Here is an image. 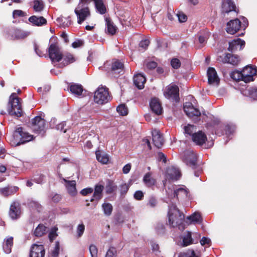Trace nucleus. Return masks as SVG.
Returning <instances> with one entry per match:
<instances>
[{
  "label": "nucleus",
  "instance_id": "obj_47",
  "mask_svg": "<svg viewBox=\"0 0 257 257\" xmlns=\"http://www.w3.org/2000/svg\"><path fill=\"white\" fill-rule=\"evenodd\" d=\"M178 257H199L193 250H188L186 251L181 252Z\"/></svg>",
  "mask_w": 257,
  "mask_h": 257
},
{
  "label": "nucleus",
  "instance_id": "obj_45",
  "mask_svg": "<svg viewBox=\"0 0 257 257\" xmlns=\"http://www.w3.org/2000/svg\"><path fill=\"white\" fill-rule=\"evenodd\" d=\"M34 10L36 12H41L44 8V4L41 0H34Z\"/></svg>",
  "mask_w": 257,
  "mask_h": 257
},
{
  "label": "nucleus",
  "instance_id": "obj_56",
  "mask_svg": "<svg viewBox=\"0 0 257 257\" xmlns=\"http://www.w3.org/2000/svg\"><path fill=\"white\" fill-rule=\"evenodd\" d=\"M25 16L26 14L22 10H14L13 13V17L14 19H16L18 17H23Z\"/></svg>",
  "mask_w": 257,
  "mask_h": 257
},
{
  "label": "nucleus",
  "instance_id": "obj_14",
  "mask_svg": "<svg viewBox=\"0 0 257 257\" xmlns=\"http://www.w3.org/2000/svg\"><path fill=\"white\" fill-rule=\"evenodd\" d=\"M184 110L186 115L190 118L198 117L201 115V112L195 108L190 102H186L184 104Z\"/></svg>",
  "mask_w": 257,
  "mask_h": 257
},
{
  "label": "nucleus",
  "instance_id": "obj_49",
  "mask_svg": "<svg viewBox=\"0 0 257 257\" xmlns=\"http://www.w3.org/2000/svg\"><path fill=\"white\" fill-rule=\"evenodd\" d=\"M196 131V127L194 125L188 124L184 127V131L186 134L192 136L194 134L193 132Z\"/></svg>",
  "mask_w": 257,
  "mask_h": 257
},
{
  "label": "nucleus",
  "instance_id": "obj_24",
  "mask_svg": "<svg viewBox=\"0 0 257 257\" xmlns=\"http://www.w3.org/2000/svg\"><path fill=\"white\" fill-rule=\"evenodd\" d=\"M150 106L152 111L155 114L160 115L162 113L163 108L158 99L152 98L150 102Z\"/></svg>",
  "mask_w": 257,
  "mask_h": 257
},
{
  "label": "nucleus",
  "instance_id": "obj_16",
  "mask_svg": "<svg viewBox=\"0 0 257 257\" xmlns=\"http://www.w3.org/2000/svg\"><path fill=\"white\" fill-rule=\"evenodd\" d=\"M208 82L209 84L218 85L220 79L217 75V72L214 68L209 67L207 70Z\"/></svg>",
  "mask_w": 257,
  "mask_h": 257
},
{
  "label": "nucleus",
  "instance_id": "obj_43",
  "mask_svg": "<svg viewBox=\"0 0 257 257\" xmlns=\"http://www.w3.org/2000/svg\"><path fill=\"white\" fill-rule=\"evenodd\" d=\"M106 193L111 194L115 191L117 189V186L111 180H107L105 187Z\"/></svg>",
  "mask_w": 257,
  "mask_h": 257
},
{
  "label": "nucleus",
  "instance_id": "obj_20",
  "mask_svg": "<svg viewBox=\"0 0 257 257\" xmlns=\"http://www.w3.org/2000/svg\"><path fill=\"white\" fill-rule=\"evenodd\" d=\"M154 145L158 148H161L164 143V139L158 130H154L152 132Z\"/></svg>",
  "mask_w": 257,
  "mask_h": 257
},
{
  "label": "nucleus",
  "instance_id": "obj_3",
  "mask_svg": "<svg viewBox=\"0 0 257 257\" xmlns=\"http://www.w3.org/2000/svg\"><path fill=\"white\" fill-rule=\"evenodd\" d=\"M167 194L169 198L174 199L176 198L177 200L184 199L187 198L188 192L184 186H173L169 187L166 190Z\"/></svg>",
  "mask_w": 257,
  "mask_h": 257
},
{
  "label": "nucleus",
  "instance_id": "obj_64",
  "mask_svg": "<svg viewBox=\"0 0 257 257\" xmlns=\"http://www.w3.org/2000/svg\"><path fill=\"white\" fill-rule=\"evenodd\" d=\"M129 186L126 184L120 186V193L121 195H125L127 192Z\"/></svg>",
  "mask_w": 257,
  "mask_h": 257
},
{
  "label": "nucleus",
  "instance_id": "obj_55",
  "mask_svg": "<svg viewBox=\"0 0 257 257\" xmlns=\"http://www.w3.org/2000/svg\"><path fill=\"white\" fill-rule=\"evenodd\" d=\"M157 203V199L154 196H151L149 199L147 205L150 207L154 208L156 206Z\"/></svg>",
  "mask_w": 257,
  "mask_h": 257
},
{
  "label": "nucleus",
  "instance_id": "obj_13",
  "mask_svg": "<svg viewBox=\"0 0 257 257\" xmlns=\"http://www.w3.org/2000/svg\"><path fill=\"white\" fill-rule=\"evenodd\" d=\"M192 235L194 237L200 238V235L197 233H192L191 232L187 231V232L184 233V234L182 236V241L181 242V245L182 246H187L190 244H192L194 243L197 242V240L196 242L192 238Z\"/></svg>",
  "mask_w": 257,
  "mask_h": 257
},
{
  "label": "nucleus",
  "instance_id": "obj_2",
  "mask_svg": "<svg viewBox=\"0 0 257 257\" xmlns=\"http://www.w3.org/2000/svg\"><path fill=\"white\" fill-rule=\"evenodd\" d=\"M8 111L10 115L18 117L23 115L20 99L16 93H13L9 97Z\"/></svg>",
  "mask_w": 257,
  "mask_h": 257
},
{
  "label": "nucleus",
  "instance_id": "obj_39",
  "mask_svg": "<svg viewBox=\"0 0 257 257\" xmlns=\"http://www.w3.org/2000/svg\"><path fill=\"white\" fill-rule=\"evenodd\" d=\"M143 181L145 185L148 187H151L154 185L156 183V180L151 176L150 173H147L144 176Z\"/></svg>",
  "mask_w": 257,
  "mask_h": 257
},
{
  "label": "nucleus",
  "instance_id": "obj_6",
  "mask_svg": "<svg viewBox=\"0 0 257 257\" xmlns=\"http://www.w3.org/2000/svg\"><path fill=\"white\" fill-rule=\"evenodd\" d=\"M77 18V23L81 24L85 20L90 18L91 14L89 8L86 6H83L81 4H78L74 10Z\"/></svg>",
  "mask_w": 257,
  "mask_h": 257
},
{
  "label": "nucleus",
  "instance_id": "obj_21",
  "mask_svg": "<svg viewBox=\"0 0 257 257\" xmlns=\"http://www.w3.org/2000/svg\"><path fill=\"white\" fill-rule=\"evenodd\" d=\"M63 181L65 183V186L68 193L72 196H75L77 193L76 181L67 180L65 178H63Z\"/></svg>",
  "mask_w": 257,
  "mask_h": 257
},
{
  "label": "nucleus",
  "instance_id": "obj_25",
  "mask_svg": "<svg viewBox=\"0 0 257 257\" xmlns=\"http://www.w3.org/2000/svg\"><path fill=\"white\" fill-rule=\"evenodd\" d=\"M104 189V186L100 184H96L94 187V193L92 197L90 199L91 202L94 200L98 201L100 200L103 196L102 192Z\"/></svg>",
  "mask_w": 257,
  "mask_h": 257
},
{
  "label": "nucleus",
  "instance_id": "obj_22",
  "mask_svg": "<svg viewBox=\"0 0 257 257\" xmlns=\"http://www.w3.org/2000/svg\"><path fill=\"white\" fill-rule=\"evenodd\" d=\"M220 61L223 63H228L233 65H237L239 62V57L237 56L227 53L223 57H220Z\"/></svg>",
  "mask_w": 257,
  "mask_h": 257
},
{
  "label": "nucleus",
  "instance_id": "obj_12",
  "mask_svg": "<svg viewBox=\"0 0 257 257\" xmlns=\"http://www.w3.org/2000/svg\"><path fill=\"white\" fill-rule=\"evenodd\" d=\"M45 127V121L40 116H37L32 120V127L33 131L38 134L44 132Z\"/></svg>",
  "mask_w": 257,
  "mask_h": 257
},
{
  "label": "nucleus",
  "instance_id": "obj_50",
  "mask_svg": "<svg viewBox=\"0 0 257 257\" xmlns=\"http://www.w3.org/2000/svg\"><path fill=\"white\" fill-rule=\"evenodd\" d=\"M116 110L118 113L121 115H125L128 113L127 108L124 104L119 105L117 106Z\"/></svg>",
  "mask_w": 257,
  "mask_h": 257
},
{
  "label": "nucleus",
  "instance_id": "obj_51",
  "mask_svg": "<svg viewBox=\"0 0 257 257\" xmlns=\"http://www.w3.org/2000/svg\"><path fill=\"white\" fill-rule=\"evenodd\" d=\"M58 230L57 227H54L51 228L49 233V238L51 241H52L57 236V231Z\"/></svg>",
  "mask_w": 257,
  "mask_h": 257
},
{
  "label": "nucleus",
  "instance_id": "obj_10",
  "mask_svg": "<svg viewBox=\"0 0 257 257\" xmlns=\"http://www.w3.org/2000/svg\"><path fill=\"white\" fill-rule=\"evenodd\" d=\"M179 88L175 85H169L164 92L166 98L178 102L179 100Z\"/></svg>",
  "mask_w": 257,
  "mask_h": 257
},
{
  "label": "nucleus",
  "instance_id": "obj_7",
  "mask_svg": "<svg viewBox=\"0 0 257 257\" xmlns=\"http://www.w3.org/2000/svg\"><path fill=\"white\" fill-rule=\"evenodd\" d=\"M14 137L17 141L19 140V141L17 143V146L28 142L33 139L32 136L24 131L22 127H18L16 128L14 134Z\"/></svg>",
  "mask_w": 257,
  "mask_h": 257
},
{
  "label": "nucleus",
  "instance_id": "obj_38",
  "mask_svg": "<svg viewBox=\"0 0 257 257\" xmlns=\"http://www.w3.org/2000/svg\"><path fill=\"white\" fill-rule=\"evenodd\" d=\"M105 22L107 26V32L110 35H114L116 31V26L113 25L109 18H105Z\"/></svg>",
  "mask_w": 257,
  "mask_h": 257
},
{
  "label": "nucleus",
  "instance_id": "obj_52",
  "mask_svg": "<svg viewBox=\"0 0 257 257\" xmlns=\"http://www.w3.org/2000/svg\"><path fill=\"white\" fill-rule=\"evenodd\" d=\"M116 253V248L113 247H110L107 251L105 257H115Z\"/></svg>",
  "mask_w": 257,
  "mask_h": 257
},
{
  "label": "nucleus",
  "instance_id": "obj_46",
  "mask_svg": "<svg viewBox=\"0 0 257 257\" xmlns=\"http://www.w3.org/2000/svg\"><path fill=\"white\" fill-rule=\"evenodd\" d=\"M242 71H235L230 74V77L234 80L236 81H243V78Z\"/></svg>",
  "mask_w": 257,
  "mask_h": 257
},
{
  "label": "nucleus",
  "instance_id": "obj_28",
  "mask_svg": "<svg viewBox=\"0 0 257 257\" xmlns=\"http://www.w3.org/2000/svg\"><path fill=\"white\" fill-rule=\"evenodd\" d=\"M30 34V32L23 31L20 29L15 30L13 34L10 39H23L29 36Z\"/></svg>",
  "mask_w": 257,
  "mask_h": 257
},
{
  "label": "nucleus",
  "instance_id": "obj_54",
  "mask_svg": "<svg viewBox=\"0 0 257 257\" xmlns=\"http://www.w3.org/2000/svg\"><path fill=\"white\" fill-rule=\"evenodd\" d=\"M89 251L91 257H97V248L96 245L91 244L89 246Z\"/></svg>",
  "mask_w": 257,
  "mask_h": 257
},
{
  "label": "nucleus",
  "instance_id": "obj_41",
  "mask_svg": "<svg viewBox=\"0 0 257 257\" xmlns=\"http://www.w3.org/2000/svg\"><path fill=\"white\" fill-rule=\"evenodd\" d=\"M187 219L189 220L190 223H200L202 221V218L199 212H194L192 215L187 217Z\"/></svg>",
  "mask_w": 257,
  "mask_h": 257
},
{
  "label": "nucleus",
  "instance_id": "obj_4",
  "mask_svg": "<svg viewBox=\"0 0 257 257\" xmlns=\"http://www.w3.org/2000/svg\"><path fill=\"white\" fill-rule=\"evenodd\" d=\"M241 22L237 19L231 20L227 23L226 31L227 33L233 35L236 33L240 28L245 29L248 25L247 20L244 17L241 18Z\"/></svg>",
  "mask_w": 257,
  "mask_h": 257
},
{
  "label": "nucleus",
  "instance_id": "obj_8",
  "mask_svg": "<svg viewBox=\"0 0 257 257\" xmlns=\"http://www.w3.org/2000/svg\"><path fill=\"white\" fill-rule=\"evenodd\" d=\"M49 58L53 63L59 62L63 58L62 53L56 43L51 44L48 49Z\"/></svg>",
  "mask_w": 257,
  "mask_h": 257
},
{
  "label": "nucleus",
  "instance_id": "obj_27",
  "mask_svg": "<svg viewBox=\"0 0 257 257\" xmlns=\"http://www.w3.org/2000/svg\"><path fill=\"white\" fill-rule=\"evenodd\" d=\"M146 78L142 74H138L134 77V83L140 89L144 87Z\"/></svg>",
  "mask_w": 257,
  "mask_h": 257
},
{
  "label": "nucleus",
  "instance_id": "obj_23",
  "mask_svg": "<svg viewBox=\"0 0 257 257\" xmlns=\"http://www.w3.org/2000/svg\"><path fill=\"white\" fill-rule=\"evenodd\" d=\"M221 11L227 14L235 11V5L232 0H222Z\"/></svg>",
  "mask_w": 257,
  "mask_h": 257
},
{
  "label": "nucleus",
  "instance_id": "obj_15",
  "mask_svg": "<svg viewBox=\"0 0 257 257\" xmlns=\"http://www.w3.org/2000/svg\"><path fill=\"white\" fill-rule=\"evenodd\" d=\"M45 250L43 245L34 244L31 248L30 257H44Z\"/></svg>",
  "mask_w": 257,
  "mask_h": 257
},
{
  "label": "nucleus",
  "instance_id": "obj_29",
  "mask_svg": "<svg viewBox=\"0 0 257 257\" xmlns=\"http://www.w3.org/2000/svg\"><path fill=\"white\" fill-rule=\"evenodd\" d=\"M29 21L33 25L36 26H41L47 23V20L43 17H37L32 16L29 18Z\"/></svg>",
  "mask_w": 257,
  "mask_h": 257
},
{
  "label": "nucleus",
  "instance_id": "obj_42",
  "mask_svg": "<svg viewBox=\"0 0 257 257\" xmlns=\"http://www.w3.org/2000/svg\"><path fill=\"white\" fill-rule=\"evenodd\" d=\"M95 8L98 12L100 14H104L106 12V8L103 4L102 0H93Z\"/></svg>",
  "mask_w": 257,
  "mask_h": 257
},
{
  "label": "nucleus",
  "instance_id": "obj_35",
  "mask_svg": "<svg viewBox=\"0 0 257 257\" xmlns=\"http://www.w3.org/2000/svg\"><path fill=\"white\" fill-rule=\"evenodd\" d=\"M69 89L72 93L78 96H81L83 91L82 86L80 84H72Z\"/></svg>",
  "mask_w": 257,
  "mask_h": 257
},
{
  "label": "nucleus",
  "instance_id": "obj_36",
  "mask_svg": "<svg viewBox=\"0 0 257 257\" xmlns=\"http://www.w3.org/2000/svg\"><path fill=\"white\" fill-rule=\"evenodd\" d=\"M96 157L98 162L106 164L109 161V156L107 154L102 153L100 151L95 152Z\"/></svg>",
  "mask_w": 257,
  "mask_h": 257
},
{
  "label": "nucleus",
  "instance_id": "obj_33",
  "mask_svg": "<svg viewBox=\"0 0 257 257\" xmlns=\"http://www.w3.org/2000/svg\"><path fill=\"white\" fill-rule=\"evenodd\" d=\"M123 65L118 60L113 61L111 65V72L114 73H120L123 70Z\"/></svg>",
  "mask_w": 257,
  "mask_h": 257
},
{
  "label": "nucleus",
  "instance_id": "obj_44",
  "mask_svg": "<svg viewBox=\"0 0 257 257\" xmlns=\"http://www.w3.org/2000/svg\"><path fill=\"white\" fill-rule=\"evenodd\" d=\"M102 208L105 215L109 216L112 213L113 207L109 203H104L102 205Z\"/></svg>",
  "mask_w": 257,
  "mask_h": 257
},
{
  "label": "nucleus",
  "instance_id": "obj_59",
  "mask_svg": "<svg viewBox=\"0 0 257 257\" xmlns=\"http://www.w3.org/2000/svg\"><path fill=\"white\" fill-rule=\"evenodd\" d=\"M224 128L225 130V134L228 136L234 132L235 127L234 125H227L225 126Z\"/></svg>",
  "mask_w": 257,
  "mask_h": 257
},
{
  "label": "nucleus",
  "instance_id": "obj_60",
  "mask_svg": "<svg viewBox=\"0 0 257 257\" xmlns=\"http://www.w3.org/2000/svg\"><path fill=\"white\" fill-rule=\"evenodd\" d=\"M200 243L202 245H206V246H209L211 244V240L210 238L206 237H203L200 241Z\"/></svg>",
  "mask_w": 257,
  "mask_h": 257
},
{
  "label": "nucleus",
  "instance_id": "obj_11",
  "mask_svg": "<svg viewBox=\"0 0 257 257\" xmlns=\"http://www.w3.org/2000/svg\"><path fill=\"white\" fill-rule=\"evenodd\" d=\"M241 71L244 77L243 81L247 83L253 81V76L257 73V69L248 65L245 66Z\"/></svg>",
  "mask_w": 257,
  "mask_h": 257
},
{
  "label": "nucleus",
  "instance_id": "obj_40",
  "mask_svg": "<svg viewBox=\"0 0 257 257\" xmlns=\"http://www.w3.org/2000/svg\"><path fill=\"white\" fill-rule=\"evenodd\" d=\"M47 228L42 224H40L34 230V234L36 236H42L47 232Z\"/></svg>",
  "mask_w": 257,
  "mask_h": 257
},
{
  "label": "nucleus",
  "instance_id": "obj_58",
  "mask_svg": "<svg viewBox=\"0 0 257 257\" xmlns=\"http://www.w3.org/2000/svg\"><path fill=\"white\" fill-rule=\"evenodd\" d=\"M176 16L178 17V20L180 23H183L187 21V16L183 13L179 12Z\"/></svg>",
  "mask_w": 257,
  "mask_h": 257
},
{
  "label": "nucleus",
  "instance_id": "obj_30",
  "mask_svg": "<svg viewBox=\"0 0 257 257\" xmlns=\"http://www.w3.org/2000/svg\"><path fill=\"white\" fill-rule=\"evenodd\" d=\"M13 245V237L8 236L6 237L3 243V249L5 253L9 254L12 251V247Z\"/></svg>",
  "mask_w": 257,
  "mask_h": 257
},
{
  "label": "nucleus",
  "instance_id": "obj_9",
  "mask_svg": "<svg viewBox=\"0 0 257 257\" xmlns=\"http://www.w3.org/2000/svg\"><path fill=\"white\" fill-rule=\"evenodd\" d=\"M181 158L183 161L187 165L192 167L193 169L195 168L196 165L197 156L196 154L192 150H186L181 154Z\"/></svg>",
  "mask_w": 257,
  "mask_h": 257
},
{
  "label": "nucleus",
  "instance_id": "obj_53",
  "mask_svg": "<svg viewBox=\"0 0 257 257\" xmlns=\"http://www.w3.org/2000/svg\"><path fill=\"white\" fill-rule=\"evenodd\" d=\"M85 230V225L83 223H81L78 225L77 227V235L78 237H81L84 231Z\"/></svg>",
  "mask_w": 257,
  "mask_h": 257
},
{
  "label": "nucleus",
  "instance_id": "obj_31",
  "mask_svg": "<svg viewBox=\"0 0 257 257\" xmlns=\"http://www.w3.org/2000/svg\"><path fill=\"white\" fill-rule=\"evenodd\" d=\"M18 189V187L16 186L7 187L0 188V193L4 196H8L16 193Z\"/></svg>",
  "mask_w": 257,
  "mask_h": 257
},
{
  "label": "nucleus",
  "instance_id": "obj_5",
  "mask_svg": "<svg viewBox=\"0 0 257 257\" xmlns=\"http://www.w3.org/2000/svg\"><path fill=\"white\" fill-rule=\"evenodd\" d=\"M110 99L108 89L105 87H98L94 94V101L98 104H103Z\"/></svg>",
  "mask_w": 257,
  "mask_h": 257
},
{
  "label": "nucleus",
  "instance_id": "obj_19",
  "mask_svg": "<svg viewBox=\"0 0 257 257\" xmlns=\"http://www.w3.org/2000/svg\"><path fill=\"white\" fill-rule=\"evenodd\" d=\"M192 139L197 145L202 146L207 141V137L203 132L198 131L192 135Z\"/></svg>",
  "mask_w": 257,
  "mask_h": 257
},
{
  "label": "nucleus",
  "instance_id": "obj_57",
  "mask_svg": "<svg viewBox=\"0 0 257 257\" xmlns=\"http://www.w3.org/2000/svg\"><path fill=\"white\" fill-rule=\"evenodd\" d=\"M171 64L173 68L178 69L181 66V62L179 59L173 58L171 61Z\"/></svg>",
  "mask_w": 257,
  "mask_h": 257
},
{
  "label": "nucleus",
  "instance_id": "obj_1",
  "mask_svg": "<svg viewBox=\"0 0 257 257\" xmlns=\"http://www.w3.org/2000/svg\"><path fill=\"white\" fill-rule=\"evenodd\" d=\"M168 217L169 224L173 227H178L179 229L184 228L183 221L184 215L172 203L169 205Z\"/></svg>",
  "mask_w": 257,
  "mask_h": 257
},
{
  "label": "nucleus",
  "instance_id": "obj_18",
  "mask_svg": "<svg viewBox=\"0 0 257 257\" xmlns=\"http://www.w3.org/2000/svg\"><path fill=\"white\" fill-rule=\"evenodd\" d=\"M166 178L169 180H177L181 177V172L180 170L174 167H169L166 171Z\"/></svg>",
  "mask_w": 257,
  "mask_h": 257
},
{
  "label": "nucleus",
  "instance_id": "obj_34",
  "mask_svg": "<svg viewBox=\"0 0 257 257\" xmlns=\"http://www.w3.org/2000/svg\"><path fill=\"white\" fill-rule=\"evenodd\" d=\"M57 24L61 27L66 28L69 27L71 24L70 17L67 18L59 17L56 19Z\"/></svg>",
  "mask_w": 257,
  "mask_h": 257
},
{
  "label": "nucleus",
  "instance_id": "obj_26",
  "mask_svg": "<svg viewBox=\"0 0 257 257\" xmlns=\"http://www.w3.org/2000/svg\"><path fill=\"white\" fill-rule=\"evenodd\" d=\"M21 211L18 202H14L10 206L9 215L12 219H17L20 215Z\"/></svg>",
  "mask_w": 257,
  "mask_h": 257
},
{
  "label": "nucleus",
  "instance_id": "obj_63",
  "mask_svg": "<svg viewBox=\"0 0 257 257\" xmlns=\"http://www.w3.org/2000/svg\"><path fill=\"white\" fill-rule=\"evenodd\" d=\"M150 44V41L148 39H145L140 42L139 46L140 47L146 49Z\"/></svg>",
  "mask_w": 257,
  "mask_h": 257
},
{
  "label": "nucleus",
  "instance_id": "obj_61",
  "mask_svg": "<svg viewBox=\"0 0 257 257\" xmlns=\"http://www.w3.org/2000/svg\"><path fill=\"white\" fill-rule=\"evenodd\" d=\"M93 191V189L92 188H90V187L82 189L80 193L83 196H86L88 194L92 193Z\"/></svg>",
  "mask_w": 257,
  "mask_h": 257
},
{
  "label": "nucleus",
  "instance_id": "obj_17",
  "mask_svg": "<svg viewBox=\"0 0 257 257\" xmlns=\"http://www.w3.org/2000/svg\"><path fill=\"white\" fill-rule=\"evenodd\" d=\"M245 45V42L239 38L234 39L229 42L228 50L230 52H235L241 50Z\"/></svg>",
  "mask_w": 257,
  "mask_h": 257
},
{
  "label": "nucleus",
  "instance_id": "obj_37",
  "mask_svg": "<svg viewBox=\"0 0 257 257\" xmlns=\"http://www.w3.org/2000/svg\"><path fill=\"white\" fill-rule=\"evenodd\" d=\"M243 94L253 99H257V88L249 87L243 91Z\"/></svg>",
  "mask_w": 257,
  "mask_h": 257
},
{
  "label": "nucleus",
  "instance_id": "obj_62",
  "mask_svg": "<svg viewBox=\"0 0 257 257\" xmlns=\"http://www.w3.org/2000/svg\"><path fill=\"white\" fill-rule=\"evenodd\" d=\"M134 198L138 200H141L144 197V193L141 191H137L134 195Z\"/></svg>",
  "mask_w": 257,
  "mask_h": 257
},
{
  "label": "nucleus",
  "instance_id": "obj_32",
  "mask_svg": "<svg viewBox=\"0 0 257 257\" xmlns=\"http://www.w3.org/2000/svg\"><path fill=\"white\" fill-rule=\"evenodd\" d=\"M76 60L75 57L70 53H67L63 56V60L62 64H59L60 67H62L74 62Z\"/></svg>",
  "mask_w": 257,
  "mask_h": 257
},
{
  "label": "nucleus",
  "instance_id": "obj_48",
  "mask_svg": "<svg viewBox=\"0 0 257 257\" xmlns=\"http://www.w3.org/2000/svg\"><path fill=\"white\" fill-rule=\"evenodd\" d=\"M60 245L58 241H56L54 249L50 253L49 257H58L59 253Z\"/></svg>",
  "mask_w": 257,
  "mask_h": 257
}]
</instances>
